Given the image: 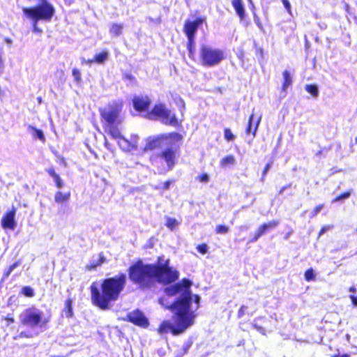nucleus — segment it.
Returning a JSON list of instances; mask_svg holds the SVG:
<instances>
[{
  "label": "nucleus",
  "instance_id": "f257e3e1",
  "mask_svg": "<svg viewBox=\"0 0 357 357\" xmlns=\"http://www.w3.org/2000/svg\"><path fill=\"white\" fill-rule=\"evenodd\" d=\"M192 282L187 279H183L181 283H177L167 287L165 290L167 296H173L179 294L178 300L169 306L165 303V298L160 299V303L167 308H172L175 316L174 324L163 321L158 328L159 333H166L171 331L176 335L183 333L188 328L194 324L196 317L195 311L199 307L200 298L197 295L192 296L189 289Z\"/></svg>",
  "mask_w": 357,
  "mask_h": 357
},
{
  "label": "nucleus",
  "instance_id": "f03ea898",
  "mask_svg": "<svg viewBox=\"0 0 357 357\" xmlns=\"http://www.w3.org/2000/svg\"><path fill=\"white\" fill-rule=\"evenodd\" d=\"M169 259L159 257L157 265L144 264L139 261L129 268L130 279L143 287L149 286L153 281L171 283L178 278V273L168 266Z\"/></svg>",
  "mask_w": 357,
  "mask_h": 357
},
{
  "label": "nucleus",
  "instance_id": "7ed1b4c3",
  "mask_svg": "<svg viewBox=\"0 0 357 357\" xmlns=\"http://www.w3.org/2000/svg\"><path fill=\"white\" fill-rule=\"evenodd\" d=\"M126 283V276L123 273L102 280L100 287L93 283L91 285L93 303L102 310L108 309L112 302L118 300Z\"/></svg>",
  "mask_w": 357,
  "mask_h": 357
},
{
  "label": "nucleus",
  "instance_id": "20e7f679",
  "mask_svg": "<svg viewBox=\"0 0 357 357\" xmlns=\"http://www.w3.org/2000/svg\"><path fill=\"white\" fill-rule=\"evenodd\" d=\"M181 139V135L178 133L174 132L169 135L162 139H155L147 145L146 149H153L158 145H166L167 147L164 149L160 153L158 154V159L162 162H165L167 165V169L170 170L173 168L176 163V152L177 150L176 142Z\"/></svg>",
  "mask_w": 357,
  "mask_h": 357
},
{
  "label": "nucleus",
  "instance_id": "39448f33",
  "mask_svg": "<svg viewBox=\"0 0 357 357\" xmlns=\"http://www.w3.org/2000/svg\"><path fill=\"white\" fill-rule=\"evenodd\" d=\"M199 56L202 64L206 67L216 66L225 59L223 50L204 44L200 47Z\"/></svg>",
  "mask_w": 357,
  "mask_h": 357
},
{
  "label": "nucleus",
  "instance_id": "423d86ee",
  "mask_svg": "<svg viewBox=\"0 0 357 357\" xmlns=\"http://www.w3.org/2000/svg\"><path fill=\"white\" fill-rule=\"evenodd\" d=\"M43 312L36 308L30 307L24 310L20 315V321L22 324L33 328L37 326L42 327L46 321L43 319Z\"/></svg>",
  "mask_w": 357,
  "mask_h": 357
},
{
  "label": "nucleus",
  "instance_id": "0eeeda50",
  "mask_svg": "<svg viewBox=\"0 0 357 357\" xmlns=\"http://www.w3.org/2000/svg\"><path fill=\"white\" fill-rule=\"evenodd\" d=\"M54 13L50 6H45L41 10V13H37L36 10H25L24 15L31 21L33 32L41 34L43 30L38 26V22L40 20L50 22Z\"/></svg>",
  "mask_w": 357,
  "mask_h": 357
},
{
  "label": "nucleus",
  "instance_id": "6e6552de",
  "mask_svg": "<svg viewBox=\"0 0 357 357\" xmlns=\"http://www.w3.org/2000/svg\"><path fill=\"white\" fill-rule=\"evenodd\" d=\"M147 117L149 119H160L165 124L178 125L176 115L167 109L163 104L155 105L152 111L147 114Z\"/></svg>",
  "mask_w": 357,
  "mask_h": 357
},
{
  "label": "nucleus",
  "instance_id": "1a4fd4ad",
  "mask_svg": "<svg viewBox=\"0 0 357 357\" xmlns=\"http://www.w3.org/2000/svg\"><path fill=\"white\" fill-rule=\"evenodd\" d=\"M122 105L118 102H113L100 110V115L107 124H119L122 122L120 114Z\"/></svg>",
  "mask_w": 357,
  "mask_h": 357
},
{
  "label": "nucleus",
  "instance_id": "9d476101",
  "mask_svg": "<svg viewBox=\"0 0 357 357\" xmlns=\"http://www.w3.org/2000/svg\"><path fill=\"white\" fill-rule=\"evenodd\" d=\"M204 20L197 18L193 22L187 21L185 23L184 31L188 39V46L191 50V46L194 44L195 35L198 29V27L203 23Z\"/></svg>",
  "mask_w": 357,
  "mask_h": 357
},
{
  "label": "nucleus",
  "instance_id": "9b49d317",
  "mask_svg": "<svg viewBox=\"0 0 357 357\" xmlns=\"http://www.w3.org/2000/svg\"><path fill=\"white\" fill-rule=\"evenodd\" d=\"M128 320L135 324V325L142 326V327H147L149 325V322L146 317L143 314V313L139 310H135L132 312H130L128 314Z\"/></svg>",
  "mask_w": 357,
  "mask_h": 357
},
{
  "label": "nucleus",
  "instance_id": "f8f14e48",
  "mask_svg": "<svg viewBox=\"0 0 357 357\" xmlns=\"http://www.w3.org/2000/svg\"><path fill=\"white\" fill-rule=\"evenodd\" d=\"M137 142L138 137L135 135H130V139L122 137L121 138V140L118 141L120 147L126 151L136 149L137 147Z\"/></svg>",
  "mask_w": 357,
  "mask_h": 357
},
{
  "label": "nucleus",
  "instance_id": "ddd939ff",
  "mask_svg": "<svg viewBox=\"0 0 357 357\" xmlns=\"http://www.w3.org/2000/svg\"><path fill=\"white\" fill-rule=\"evenodd\" d=\"M16 210L13 207L12 210L6 213L1 219V226L4 229H10L14 230L17 223L15 219Z\"/></svg>",
  "mask_w": 357,
  "mask_h": 357
},
{
  "label": "nucleus",
  "instance_id": "4468645a",
  "mask_svg": "<svg viewBox=\"0 0 357 357\" xmlns=\"http://www.w3.org/2000/svg\"><path fill=\"white\" fill-rule=\"evenodd\" d=\"M133 106L137 111H145L150 105V100L147 96H136L133 98Z\"/></svg>",
  "mask_w": 357,
  "mask_h": 357
},
{
  "label": "nucleus",
  "instance_id": "2eb2a0df",
  "mask_svg": "<svg viewBox=\"0 0 357 357\" xmlns=\"http://www.w3.org/2000/svg\"><path fill=\"white\" fill-rule=\"evenodd\" d=\"M261 116H259L256 121H255V115L252 113L249 119L248 126L246 130V132L248 134L252 133V135L255 136L256 135V132L257 130L258 126L259 125V123L261 121Z\"/></svg>",
  "mask_w": 357,
  "mask_h": 357
},
{
  "label": "nucleus",
  "instance_id": "dca6fc26",
  "mask_svg": "<svg viewBox=\"0 0 357 357\" xmlns=\"http://www.w3.org/2000/svg\"><path fill=\"white\" fill-rule=\"evenodd\" d=\"M231 3L240 19L243 20L245 13L241 0H232Z\"/></svg>",
  "mask_w": 357,
  "mask_h": 357
},
{
  "label": "nucleus",
  "instance_id": "f3484780",
  "mask_svg": "<svg viewBox=\"0 0 357 357\" xmlns=\"http://www.w3.org/2000/svg\"><path fill=\"white\" fill-rule=\"evenodd\" d=\"M46 172L49 174V175L52 177L54 179L56 186L58 188H62L64 186V183L60 176L56 173L53 168H49L46 169Z\"/></svg>",
  "mask_w": 357,
  "mask_h": 357
},
{
  "label": "nucleus",
  "instance_id": "a211bd4d",
  "mask_svg": "<svg viewBox=\"0 0 357 357\" xmlns=\"http://www.w3.org/2000/svg\"><path fill=\"white\" fill-rule=\"evenodd\" d=\"M70 192H63L61 191H57L54 195V201L58 204L66 202L70 199Z\"/></svg>",
  "mask_w": 357,
  "mask_h": 357
},
{
  "label": "nucleus",
  "instance_id": "6ab92c4d",
  "mask_svg": "<svg viewBox=\"0 0 357 357\" xmlns=\"http://www.w3.org/2000/svg\"><path fill=\"white\" fill-rule=\"evenodd\" d=\"M109 52L103 50L101 52L96 53L93 56V61L98 64L104 63L109 59Z\"/></svg>",
  "mask_w": 357,
  "mask_h": 357
},
{
  "label": "nucleus",
  "instance_id": "aec40b11",
  "mask_svg": "<svg viewBox=\"0 0 357 357\" xmlns=\"http://www.w3.org/2000/svg\"><path fill=\"white\" fill-rule=\"evenodd\" d=\"M106 131L114 138L116 139L121 140V138L123 137L119 130L114 126V124H107L106 128Z\"/></svg>",
  "mask_w": 357,
  "mask_h": 357
},
{
  "label": "nucleus",
  "instance_id": "412c9836",
  "mask_svg": "<svg viewBox=\"0 0 357 357\" xmlns=\"http://www.w3.org/2000/svg\"><path fill=\"white\" fill-rule=\"evenodd\" d=\"M28 130L31 134L32 137L35 139L38 138L43 142L45 141V135L41 130H38L36 128L29 125L28 126Z\"/></svg>",
  "mask_w": 357,
  "mask_h": 357
},
{
  "label": "nucleus",
  "instance_id": "4be33fe9",
  "mask_svg": "<svg viewBox=\"0 0 357 357\" xmlns=\"http://www.w3.org/2000/svg\"><path fill=\"white\" fill-rule=\"evenodd\" d=\"M236 163V159L234 155H229L221 159L220 162V167H226L233 165Z\"/></svg>",
  "mask_w": 357,
  "mask_h": 357
},
{
  "label": "nucleus",
  "instance_id": "5701e85b",
  "mask_svg": "<svg viewBox=\"0 0 357 357\" xmlns=\"http://www.w3.org/2000/svg\"><path fill=\"white\" fill-rule=\"evenodd\" d=\"M179 225H180L179 221H178L176 218H171V217H166L165 225L169 229L174 230Z\"/></svg>",
  "mask_w": 357,
  "mask_h": 357
},
{
  "label": "nucleus",
  "instance_id": "b1692460",
  "mask_svg": "<svg viewBox=\"0 0 357 357\" xmlns=\"http://www.w3.org/2000/svg\"><path fill=\"white\" fill-rule=\"evenodd\" d=\"M283 77H284V83H283V90H286L287 88H288L292 82L291 77L290 75V73L287 70H284L283 72Z\"/></svg>",
  "mask_w": 357,
  "mask_h": 357
},
{
  "label": "nucleus",
  "instance_id": "393cba45",
  "mask_svg": "<svg viewBox=\"0 0 357 357\" xmlns=\"http://www.w3.org/2000/svg\"><path fill=\"white\" fill-rule=\"evenodd\" d=\"M123 26L122 24H114L110 28V33L115 36L121 34Z\"/></svg>",
  "mask_w": 357,
  "mask_h": 357
},
{
  "label": "nucleus",
  "instance_id": "a878e982",
  "mask_svg": "<svg viewBox=\"0 0 357 357\" xmlns=\"http://www.w3.org/2000/svg\"><path fill=\"white\" fill-rule=\"evenodd\" d=\"M305 90L314 97H317L319 95L318 88L315 85L307 84L305 86Z\"/></svg>",
  "mask_w": 357,
  "mask_h": 357
},
{
  "label": "nucleus",
  "instance_id": "bb28decb",
  "mask_svg": "<svg viewBox=\"0 0 357 357\" xmlns=\"http://www.w3.org/2000/svg\"><path fill=\"white\" fill-rule=\"evenodd\" d=\"M66 308H65V314L67 317H70L73 316V307H72V300L68 299L66 301Z\"/></svg>",
  "mask_w": 357,
  "mask_h": 357
},
{
  "label": "nucleus",
  "instance_id": "cd10ccee",
  "mask_svg": "<svg viewBox=\"0 0 357 357\" xmlns=\"http://www.w3.org/2000/svg\"><path fill=\"white\" fill-rule=\"evenodd\" d=\"M304 276H305V280L307 282L314 281V280H315V278H316V275L314 273V271L312 268L307 269L305 272Z\"/></svg>",
  "mask_w": 357,
  "mask_h": 357
},
{
  "label": "nucleus",
  "instance_id": "c85d7f7f",
  "mask_svg": "<svg viewBox=\"0 0 357 357\" xmlns=\"http://www.w3.org/2000/svg\"><path fill=\"white\" fill-rule=\"evenodd\" d=\"M267 230L266 229V227L264 226V225H262L261 226H260L256 234H255V237L251 240V242H255L258 240V238L261 236L263 235L264 234H265V232Z\"/></svg>",
  "mask_w": 357,
  "mask_h": 357
},
{
  "label": "nucleus",
  "instance_id": "c756f323",
  "mask_svg": "<svg viewBox=\"0 0 357 357\" xmlns=\"http://www.w3.org/2000/svg\"><path fill=\"white\" fill-rule=\"evenodd\" d=\"M22 294L27 297H33L34 296V291L30 287H24L22 290Z\"/></svg>",
  "mask_w": 357,
  "mask_h": 357
},
{
  "label": "nucleus",
  "instance_id": "7c9ffc66",
  "mask_svg": "<svg viewBox=\"0 0 357 357\" xmlns=\"http://www.w3.org/2000/svg\"><path fill=\"white\" fill-rule=\"evenodd\" d=\"M229 230V227L225 225H218L215 228L217 234H227Z\"/></svg>",
  "mask_w": 357,
  "mask_h": 357
},
{
  "label": "nucleus",
  "instance_id": "2f4dec72",
  "mask_svg": "<svg viewBox=\"0 0 357 357\" xmlns=\"http://www.w3.org/2000/svg\"><path fill=\"white\" fill-rule=\"evenodd\" d=\"M224 136L227 141H232L235 139L234 135H233L229 128H226L225 130Z\"/></svg>",
  "mask_w": 357,
  "mask_h": 357
},
{
  "label": "nucleus",
  "instance_id": "473e14b6",
  "mask_svg": "<svg viewBox=\"0 0 357 357\" xmlns=\"http://www.w3.org/2000/svg\"><path fill=\"white\" fill-rule=\"evenodd\" d=\"M105 257L100 256V259H98V261L96 264L87 265L86 268L88 270H91L93 268H95L96 266H100L101 264H102L105 262Z\"/></svg>",
  "mask_w": 357,
  "mask_h": 357
},
{
  "label": "nucleus",
  "instance_id": "72a5a7b5",
  "mask_svg": "<svg viewBox=\"0 0 357 357\" xmlns=\"http://www.w3.org/2000/svg\"><path fill=\"white\" fill-rule=\"evenodd\" d=\"M72 75L77 82H79L81 80V73L77 68L73 69Z\"/></svg>",
  "mask_w": 357,
  "mask_h": 357
},
{
  "label": "nucleus",
  "instance_id": "f704fd0d",
  "mask_svg": "<svg viewBox=\"0 0 357 357\" xmlns=\"http://www.w3.org/2000/svg\"><path fill=\"white\" fill-rule=\"evenodd\" d=\"M278 223H279L278 221L273 220L268 223L264 224V226H265L266 229L268 230V229H273V228L276 227L278 226Z\"/></svg>",
  "mask_w": 357,
  "mask_h": 357
},
{
  "label": "nucleus",
  "instance_id": "c9c22d12",
  "mask_svg": "<svg viewBox=\"0 0 357 357\" xmlns=\"http://www.w3.org/2000/svg\"><path fill=\"white\" fill-rule=\"evenodd\" d=\"M324 208V204H319L316 206L311 212V217L316 216Z\"/></svg>",
  "mask_w": 357,
  "mask_h": 357
},
{
  "label": "nucleus",
  "instance_id": "e433bc0d",
  "mask_svg": "<svg viewBox=\"0 0 357 357\" xmlns=\"http://www.w3.org/2000/svg\"><path fill=\"white\" fill-rule=\"evenodd\" d=\"M351 195V192H345L344 194H342L340 195V196L337 197L333 201V202H337V201H340V200H342V199H347Z\"/></svg>",
  "mask_w": 357,
  "mask_h": 357
},
{
  "label": "nucleus",
  "instance_id": "4c0bfd02",
  "mask_svg": "<svg viewBox=\"0 0 357 357\" xmlns=\"http://www.w3.org/2000/svg\"><path fill=\"white\" fill-rule=\"evenodd\" d=\"M284 7L286 8L289 14L291 15V4L289 0H282Z\"/></svg>",
  "mask_w": 357,
  "mask_h": 357
},
{
  "label": "nucleus",
  "instance_id": "58836bf2",
  "mask_svg": "<svg viewBox=\"0 0 357 357\" xmlns=\"http://www.w3.org/2000/svg\"><path fill=\"white\" fill-rule=\"evenodd\" d=\"M197 250L202 254H206L208 247L206 244L199 245L197 248Z\"/></svg>",
  "mask_w": 357,
  "mask_h": 357
},
{
  "label": "nucleus",
  "instance_id": "ea45409f",
  "mask_svg": "<svg viewBox=\"0 0 357 357\" xmlns=\"http://www.w3.org/2000/svg\"><path fill=\"white\" fill-rule=\"evenodd\" d=\"M198 178H199V180L200 182L206 183L209 180L208 176L206 174H204L203 175L199 176Z\"/></svg>",
  "mask_w": 357,
  "mask_h": 357
},
{
  "label": "nucleus",
  "instance_id": "a19ab883",
  "mask_svg": "<svg viewBox=\"0 0 357 357\" xmlns=\"http://www.w3.org/2000/svg\"><path fill=\"white\" fill-rule=\"evenodd\" d=\"M170 184H171V181H167L162 183V187L157 186V187H155V189H160V188H162L165 190H167V189H169Z\"/></svg>",
  "mask_w": 357,
  "mask_h": 357
},
{
  "label": "nucleus",
  "instance_id": "79ce46f5",
  "mask_svg": "<svg viewBox=\"0 0 357 357\" xmlns=\"http://www.w3.org/2000/svg\"><path fill=\"white\" fill-rule=\"evenodd\" d=\"M253 327L257 331H259L260 333H261L262 335H265L266 334V331H265V329L261 327V326H259L257 324H253Z\"/></svg>",
  "mask_w": 357,
  "mask_h": 357
},
{
  "label": "nucleus",
  "instance_id": "37998d69",
  "mask_svg": "<svg viewBox=\"0 0 357 357\" xmlns=\"http://www.w3.org/2000/svg\"><path fill=\"white\" fill-rule=\"evenodd\" d=\"M333 227L332 226H324L322 227V229H321V231H319V236L323 235L326 231H327L328 230L331 229Z\"/></svg>",
  "mask_w": 357,
  "mask_h": 357
},
{
  "label": "nucleus",
  "instance_id": "c03bdc74",
  "mask_svg": "<svg viewBox=\"0 0 357 357\" xmlns=\"http://www.w3.org/2000/svg\"><path fill=\"white\" fill-rule=\"evenodd\" d=\"M246 309V307L243 305L240 310H238V317H241L243 316L244 313H245V310Z\"/></svg>",
  "mask_w": 357,
  "mask_h": 357
},
{
  "label": "nucleus",
  "instance_id": "a18cd8bd",
  "mask_svg": "<svg viewBox=\"0 0 357 357\" xmlns=\"http://www.w3.org/2000/svg\"><path fill=\"white\" fill-rule=\"evenodd\" d=\"M271 167V164H267L265 167H264V169L263 171V174H262V179L264 178V177L266 176V173L268 172V171L269 170Z\"/></svg>",
  "mask_w": 357,
  "mask_h": 357
},
{
  "label": "nucleus",
  "instance_id": "49530a36",
  "mask_svg": "<svg viewBox=\"0 0 357 357\" xmlns=\"http://www.w3.org/2000/svg\"><path fill=\"white\" fill-rule=\"evenodd\" d=\"M190 347H191V343H190V342H187L184 344V346H183L184 354H186L188 352V351Z\"/></svg>",
  "mask_w": 357,
  "mask_h": 357
},
{
  "label": "nucleus",
  "instance_id": "de8ad7c7",
  "mask_svg": "<svg viewBox=\"0 0 357 357\" xmlns=\"http://www.w3.org/2000/svg\"><path fill=\"white\" fill-rule=\"evenodd\" d=\"M3 68H4L3 61L1 55L0 54V74H1L3 73Z\"/></svg>",
  "mask_w": 357,
  "mask_h": 357
},
{
  "label": "nucleus",
  "instance_id": "09e8293b",
  "mask_svg": "<svg viewBox=\"0 0 357 357\" xmlns=\"http://www.w3.org/2000/svg\"><path fill=\"white\" fill-rule=\"evenodd\" d=\"M20 266V263L19 262H15L13 264H12L8 268L10 269V271H12L16 268L17 266Z\"/></svg>",
  "mask_w": 357,
  "mask_h": 357
},
{
  "label": "nucleus",
  "instance_id": "8fccbe9b",
  "mask_svg": "<svg viewBox=\"0 0 357 357\" xmlns=\"http://www.w3.org/2000/svg\"><path fill=\"white\" fill-rule=\"evenodd\" d=\"M350 298L351 300V302L352 303L355 305V306H357V297L354 296H350Z\"/></svg>",
  "mask_w": 357,
  "mask_h": 357
},
{
  "label": "nucleus",
  "instance_id": "3c124183",
  "mask_svg": "<svg viewBox=\"0 0 357 357\" xmlns=\"http://www.w3.org/2000/svg\"><path fill=\"white\" fill-rule=\"evenodd\" d=\"M82 63H86L87 64L91 65V63H95V62H94L93 58L91 59H88V60H86L85 59H82Z\"/></svg>",
  "mask_w": 357,
  "mask_h": 357
},
{
  "label": "nucleus",
  "instance_id": "603ef678",
  "mask_svg": "<svg viewBox=\"0 0 357 357\" xmlns=\"http://www.w3.org/2000/svg\"><path fill=\"white\" fill-rule=\"evenodd\" d=\"M11 273L12 271H10V269L8 268V270L3 273V279H6V278H8Z\"/></svg>",
  "mask_w": 357,
  "mask_h": 357
},
{
  "label": "nucleus",
  "instance_id": "864d4df0",
  "mask_svg": "<svg viewBox=\"0 0 357 357\" xmlns=\"http://www.w3.org/2000/svg\"><path fill=\"white\" fill-rule=\"evenodd\" d=\"M6 320H8L10 323H13L15 321L14 319L12 317H7Z\"/></svg>",
  "mask_w": 357,
  "mask_h": 357
},
{
  "label": "nucleus",
  "instance_id": "5fc2aeb1",
  "mask_svg": "<svg viewBox=\"0 0 357 357\" xmlns=\"http://www.w3.org/2000/svg\"><path fill=\"white\" fill-rule=\"evenodd\" d=\"M188 50H190V48H189V46H188ZM192 47H195V43H194V44H192V45L191 46V50H189L190 54H192V52H193Z\"/></svg>",
  "mask_w": 357,
  "mask_h": 357
},
{
  "label": "nucleus",
  "instance_id": "6e6d98bb",
  "mask_svg": "<svg viewBox=\"0 0 357 357\" xmlns=\"http://www.w3.org/2000/svg\"><path fill=\"white\" fill-rule=\"evenodd\" d=\"M349 291H350L351 292H356V289H355L354 287H351V288L349 289Z\"/></svg>",
  "mask_w": 357,
  "mask_h": 357
},
{
  "label": "nucleus",
  "instance_id": "4d7b16f0",
  "mask_svg": "<svg viewBox=\"0 0 357 357\" xmlns=\"http://www.w3.org/2000/svg\"><path fill=\"white\" fill-rule=\"evenodd\" d=\"M6 42H7L8 43H11V42H12V41H11V40H10V39H6Z\"/></svg>",
  "mask_w": 357,
  "mask_h": 357
},
{
  "label": "nucleus",
  "instance_id": "13d9d810",
  "mask_svg": "<svg viewBox=\"0 0 357 357\" xmlns=\"http://www.w3.org/2000/svg\"><path fill=\"white\" fill-rule=\"evenodd\" d=\"M181 104H182V106L184 107V103H183V100H181Z\"/></svg>",
  "mask_w": 357,
  "mask_h": 357
},
{
  "label": "nucleus",
  "instance_id": "bf43d9fd",
  "mask_svg": "<svg viewBox=\"0 0 357 357\" xmlns=\"http://www.w3.org/2000/svg\"><path fill=\"white\" fill-rule=\"evenodd\" d=\"M285 188H283L281 190H280V193H282L283 192V190H284Z\"/></svg>",
  "mask_w": 357,
  "mask_h": 357
},
{
  "label": "nucleus",
  "instance_id": "052dcab7",
  "mask_svg": "<svg viewBox=\"0 0 357 357\" xmlns=\"http://www.w3.org/2000/svg\"><path fill=\"white\" fill-rule=\"evenodd\" d=\"M356 231H357V229H356Z\"/></svg>",
  "mask_w": 357,
  "mask_h": 357
}]
</instances>
